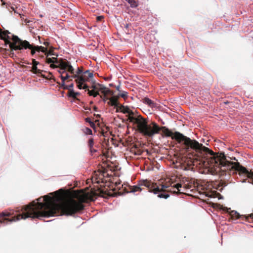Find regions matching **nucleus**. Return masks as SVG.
<instances>
[{
	"instance_id": "1",
	"label": "nucleus",
	"mask_w": 253,
	"mask_h": 253,
	"mask_svg": "<svg viewBox=\"0 0 253 253\" xmlns=\"http://www.w3.org/2000/svg\"><path fill=\"white\" fill-rule=\"evenodd\" d=\"M78 201L70 198L60 203H56L53 197L45 195L37 199V202H32L24 207H17V220L28 217L40 218L55 215H73L80 212L84 209L82 202H86L90 199L89 194L78 195Z\"/></svg>"
},
{
	"instance_id": "2",
	"label": "nucleus",
	"mask_w": 253,
	"mask_h": 253,
	"mask_svg": "<svg viewBox=\"0 0 253 253\" xmlns=\"http://www.w3.org/2000/svg\"><path fill=\"white\" fill-rule=\"evenodd\" d=\"M179 143L183 142V145L187 151L193 150L198 157H203L205 155H210L211 157L209 163L210 167L218 171L221 175H233L238 172L240 175L245 176L249 178L248 182L253 184V171H249L245 167L242 166L238 162H233L228 160L224 154L216 155L208 148L199 143L195 139L184 136L180 132H176L174 136Z\"/></svg>"
},
{
	"instance_id": "3",
	"label": "nucleus",
	"mask_w": 253,
	"mask_h": 253,
	"mask_svg": "<svg viewBox=\"0 0 253 253\" xmlns=\"http://www.w3.org/2000/svg\"><path fill=\"white\" fill-rule=\"evenodd\" d=\"M172 183H168V182L165 184H159L153 183L151 181L147 180H141L137 185L134 186H128V189L125 186L124 190L126 192H134L141 191L142 189V187L145 186L147 188L149 191L153 192L155 194H158V197L160 198H168L169 195L167 193L168 192H171L176 194H185L186 192L190 190L193 191L195 190L198 186V183L194 180H186L183 182V190L179 188L182 187L181 183H177L173 186H171Z\"/></svg>"
},
{
	"instance_id": "4",
	"label": "nucleus",
	"mask_w": 253,
	"mask_h": 253,
	"mask_svg": "<svg viewBox=\"0 0 253 253\" xmlns=\"http://www.w3.org/2000/svg\"><path fill=\"white\" fill-rule=\"evenodd\" d=\"M93 77L92 72H90L89 70L84 71L82 75L79 77L75 81L79 89H85V91L87 93L93 97H96L99 95V91L102 94L100 96L104 102L107 103L110 106H114L116 108V111H119V103L117 98L113 95V92L108 88L106 87L103 84H95L91 86L92 90L88 88V86L85 84L86 82L89 81L90 79H92Z\"/></svg>"
},
{
	"instance_id": "5",
	"label": "nucleus",
	"mask_w": 253,
	"mask_h": 253,
	"mask_svg": "<svg viewBox=\"0 0 253 253\" xmlns=\"http://www.w3.org/2000/svg\"><path fill=\"white\" fill-rule=\"evenodd\" d=\"M124 113H127L126 121L132 123L137 125L138 131L146 137H152L155 134L159 133L162 130L163 133L166 136L171 137L172 139H175L174 136L177 131L174 133L169 129L166 126L160 127L156 123L152 122L148 124L146 121L140 115H136L133 112H123Z\"/></svg>"
},
{
	"instance_id": "6",
	"label": "nucleus",
	"mask_w": 253,
	"mask_h": 253,
	"mask_svg": "<svg viewBox=\"0 0 253 253\" xmlns=\"http://www.w3.org/2000/svg\"><path fill=\"white\" fill-rule=\"evenodd\" d=\"M104 175L101 172L97 173V181H98V184L100 183H104ZM110 183L109 182H106L105 185H100L94 186V187L91 189L90 192H78L76 194L75 197L77 199L78 195H82L83 194H89L90 196V199H88L86 202H82V204L83 203H86L89 201H93L94 198L96 196L104 197L105 195L107 196H114L115 192H113L116 189H120L119 185L121 184L120 182H116L115 187L113 189L110 188Z\"/></svg>"
},
{
	"instance_id": "7",
	"label": "nucleus",
	"mask_w": 253,
	"mask_h": 253,
	"mask_svg": "<svg viewBox=\"0 0 253 253\" xmlns=\"http://www.w3.org/2000/svg\"><path fill=\"white\" fill-rule=\"evenodd\" d=\"M8 31H2L0 29V38L3 40L5 42V46L8 47V50H9V55L14 59L16 56L14 54V51L16 50V36L11 35Z\"/></svg>"
},
{
	"instance_id": "8",
	"label": "nucleus",
	"mask_w": 253,
	"mask_h": 253,
	"mask_svg": "<svg viewBox=\"0 0 253 253\" xmlns=\"http://www.w3.org/2000/svg\"><path fill=\"white\" fill-rule=\"evenodd\" d=\"M57 68H59L58 72L60 75L70 73L74 74V68L71 65L70 62L64 59H60V62L57 65Z\"/></svg>"
},
{
	"instance_id": "9",
	"label": "nucleus",
	"mask_w": 253,
	"mask_h": 253,
	"mask_svg": "<svg viewBox=\"0 0 253 253\" xmlns=\"http://www.w3.org/2000/svg\"><path fill=\"white\" fill-rule=\"evenodd\" d=\"M16 215L13 211H5L0 213V223L3 224L10 223L15 220Z\"/></svg>"
},
{
	"instance_id": "10",
	"label": "nucleus",
	"mask_w": 253,
	"mask_h": 253,
	"mask_svg": "<svg viewBox=\"0 0 253 253\" xmlns=\"http://www.w3.org/2000/svg\"><path fill=\"white\" fill-rule=\"evenodd\" d=\"M20 8H18V6L17 5V19H18L19 22L23 25H27L30 27L32 25L33 22L27 18V15L24 13H20Z\"/></svg>"
},
{
	"instance_id": "11",
	"label": "nucleus",
	"mask_w": 253,
	"mask_h": 253,
	"mask_svg": "<svg viewBox=\"0 0 253 253\" xmlns=\"http://www.w3.org/2000/svg\"><path fill=\"white\" fill-rule=\"evenodd\" d=\"M143 102L152 109H158L159 111H167V109L159 102H155L147 97L143 99ZM165 107V106H164Z\"/></svg>"
},
{
	"instance_id": "12",
	"label": "nucleus",
	"mask_w": 253,
	"mask_h": 253,
	"mask_svg": "<svg viewBox=\"0 0 253 253\" xmlns=\"http://www.w3.org/2000/svg\"><path fill=\"white\" fill-rule=\"evenodd\" d=\"M31 47L32 44H30L28 41L22 40L17 36V51L26 50Z\"/></svg>"
},
{
	"instance_id": "13",
	"label": "nucleus",
	"mask_w": 253,
	"mask_h": 253,
	"mask_svg": "<svg viewBox=\"0 0 253 253\" xmlns=\"http://www.w3.org/2000/svg\"><path fill=\"white\" fill-rule=\"evenodd\" d=\"M229 214L231 218L233 219H238L240 218H242L243 219L245 218L247 221L253 222V218H252L251 217H249L251 214H249L247 216L241 215L238 212L235 211H230L229 212Z\"/></svg>"
},
{
	"instance_id": "14",
	"label": "nucleus",
	"mask_w": 253,
	"mask_h": 253,
	"mask_svg": "<svg viewBox=\"0 0 253 253\" xmlns=\"http://www.w3.org/2000/svg\"><path fill=\"white\" fill-rule=\"evenodd\" d=\"M28 49L31 50V54L33 56L36 52L45 53L47 51V48L42 46L35 45L32 44V47L29 48Z\"/></svg>"
},
{
	"instance_id": "15",
	"label": "nucleus",
	"mask_w": 253,
	"mask_h": 253,
	"mask_svg": "<svg viewBox=\"0 0 253 253\" xmlns=\"http://www.w3.org/2000/svg\"><path fill=\"white\" fill-rule=\"evenodd\" d=\"M60 62V59H58L56 57L46 58V62L50 64V67L53 69L57 68V65Z\"/></svg>"
},
{
	"instance_id": "16",
	"label": "nucleus",
	"mask_w": 253,
	"mask_h": 253,
	"mask_svg": "<svg viewBox=\"0 0 253 253\" xmlns=\"http://www.w3.org/2000/svg\"><path fill=\"white\" fill-rule=\"evenodd\" d=\"M84 72L83 71L82 69L78 68L77 71L76 72V74L75 72L74 74H72V78L75 79V81L77 80V79Z\"/></svg>"
},
{
	"instance_id": "17",
	"label": "nucleus",
	"mask_w": 253,
	"mask_h": 253,
	"mask_svg": "<svg viewBox=\"0 0 253 253\" xmlns=\"http://www.w3.org/2000/svg\"><path fill=\"white\" fill-rule=\"evenodd\" d=\"M60 77L62 80L63 84L64 83L65 81L66 80L71 79V80H72V79H73L72 78V75L71 76L69 75L68 73L65 74V76L64 75H60Z\"/></svg>"
},
{
	"instance_id": "18",
	"label": "nucleus",
	"mask_w": 253,
	"mask_h": 253,
	"mask_svg": "<svg viewBox=\"0 0 253 253\" xmlns=\"http://www.w3.org/2000/svg\"><path fill=\"white\" fill-rule=\"evenodd\" d=\"M118 96L126 99L128 97V93L125 91H121L118 94Z\"/></svg>"
},
{
	"instance_id": "19",
	"label": "nucleus",
	"mask_w": 253,
	"mask_h": 253,
	"mask_svg": "<svg viewBox=\"0 0 253 253\" xmlns=\"http://www.w3.org/2000/svg\"><path fill=\"white\" fill-rule=\"evenodd\" d=\"M128 3L130 4L131 7L135 8L137 7V4L135 0H126Z\"/></svg>"
},
{
	"instance_id": "20",
	"label": "nucleus",
	"mask_w": 253,
	"mask_h": 253,
	"mask_svg": "<svg viewBox=\"0 0 253 253\" xmlns=\"http://www.w3.org/2000/svg\"><path fill=\"white\" fill-rule=\"evenodd\" d=\"M82 130L86 135L92 134V130L88 127H85L82 129Z\"/></svg>"
},
{
	"instance_id": "21",
	"label": "nucleus",
	"mask_w": 253,
	"mask_h": 253,
	"mask_svg": "<svg viewBox=\"0 0 253 253\" xmlns=\"http://www.w3.org/2000/svg\"><path fill=\"white\" fill-rule=\"evenodd\" d=\"M85 121L86 122H88L89 125H90V126L93 128H95V124H94V123L91 121V119L90 118H85Z\"/></svg>"
},
{
	"instance_id": "22",
	"label": "nucleus",
	"mask_w": 253,
	"mask_h": 253,
	"mask_svg": "<svg viewBox=\"0 0 253 253\" xmlns=\"http://www.w3.org/2000/svg\"><path fill=\"white\" fill-rule=\"evenodd\" d=\"M32 71L35 74H39L41 73V70L38 69L36 66H32Z\"/></svg>"
},
{
	"instance_id": "23",
	"label": "nucleus",
	"mask_w": 253,
	"mask_h": 253,
	"mask_svg": "<svg viewBox=\"0 0 253 253\" xmlns=\"http://www.w3.org/2000/svg\"><path fill=\"white\" fill-rule=\"evenodd\" d=\"M92 182L94 183L98 184V181H97V173H94L92 177Z\"/></svg>"
},
{
	"instance_id": "24",
	"label": "nucleus",
	"mask_w": 253,
	"mask_h": 253,
	"mask_svg": "<svg viewBox=\"0 0 253 253\" xmlns=\"http://www.w3.org/2000/svg\"><path fill=\"white\" fill-rule=\"evenodd\" d=\"M70 96L73 97H76L79 94V92H75L74 90H70Z\"/></svg>"
},
{
	"instance_id": "25",
	"label": "nucleus",
	"mask_w": 253,
	"mask_h": 253,
	"mask_svg": "<svg viewBox=\"0 0 253 253\" xmlns=\"http://www.w3.org/2000/svg\"><path fill=\"white\" fill-rule=\"evenodd\" d=\"M94 145V140L93 138H91L88 140V146L89 148L93 147Z\"/></svg>"
},
{
	"instance_id": "26",
	"label": "nucleus",
	"mask_w": 253,
	"mask_h": 253,
	"mask_svg": "<svg viewBox=\"0 0 253 253\" xmlns=\"http://www.w3.org/2000/svg\"><path fill=\"white\" fill-rule=\"evenodd\" d=\"M6 8L8 9V10L10 12H11L12 11H13L14 12V13L16 12L15 8L13 6H10V5H6Z\"/></svg>"
},
{
	"instance_id": "27",
	"label": "nucleus",
	"mask_w": 253,
	"mask_h": 253,
	"mask_svg": "<svg viewBox=\"0 0 253 253\" xmlns=\"http://www.w3.org/2000/svg\"><path fill=\"white\" fill-rule=\"evenodd\" d=\"M74 84L73 83H71L70 84L68 85L67 88H68L70 91L73 90Z\"/></svg>"
},
{
	"instance_id": "28",
	"label": "nucleus",
	"mask_w": 253,
	"mask_h": 253,
	"mask_svg": "<svg viewBox=\"0 0 253 253\" xmlns=\"http://www.w3.org/2000/svg\"><path fill=\"white\" fill-rule=\"evenodd\" d=\"M40 63L38 61H37L35 59H32V64L33 66H37L38 65H39Z\"/></svg>"
},
{
	"instance_id": "29",
	"label": "nucleus",
	"mask_w": 253,
	"mask_h": 253,
	"mask_svg": "<svg viewBox=\"0 0 253 253\" xmlns=\"http://www.w3.org/2000/svg\"><path fill=\"white\" fill-rule=\"evenodd\" d=\"M89 151H90V152L91 153V154H94V153H95L97 151V150L96 149H95L94 148H93V147L89 148Z\"/></svg>"
},
{
	"instance_id": "30",
	"label": "nucleus",
	"mask_w": 253,
	"mask_h": 253,
	"mask_svg": "<svg viewBox=\"0 0 253 253\" xmlns=\"http://www.w3.org/2000/svg\"><path fill=\"white\" fill-rule=\"evenodd\" d=\"M40 43H41V44H42H42H44V45H48V44H49L48 42H45V41H44V42H42L41 41V40H40Z\"/></svg>"
},
{
	"instance_id": "31",
	"label": "nucleus",
	"mask_w": 253,
	"mask_h": 253,
	"mask_svg": "<svg viewBox=\"0 0 253 253\" xmlns=\"http://www.w3.org/2000/svg\"><path fill=\"white\" fill-rule=\"evenodd\" d=\"M97 21H100L103 18V16H98L97 17Z\"/></svg>"
},
{
	"instance_id": "32",
	"label": "nucleus",
	"mask_w": 253,
	"mask_h": 253,
	"mask_svg": "<svg viewBox=\"0 0 253 253\" xmlns=\"http://www.w3.org/2000/svg\"><path fill=\"white\" fill-rule=\"evenodd\" d=\"M116 89H117V90L119 92H121V90L120 89V85H119L117 86L116 87Z\"/></svg>"
},
{
	"instance_id": "33",
	"label": "nucleus",
	"mask_w": 253,
	"mask_h": 253,
	"mask_svg": "<svg viewBox=\"0 0 253 253\" xmlns=\"http://www.w3.org/2000/svg\"><path fill=\"white\" fill-rule=\"evenodd\" d=\"M182 184V187L181 188H179V189H181V191H183V183H181Z\"/></svg>"
},
{
	"instance_id": "34",
	"label": "nucleus",
	"mask_w": 253,
	"mask_h": 253,
	"mask_svg": "<svg viewBox=\"0 0 253 253\" xmlns=\"http://www.w3.org/2000/svg\"><path fill=\"white\" fill-rule=\"evenodd\" d=\"M129 26V25L128 24H126V25H125V28H127Z\"/></svg>"
},
{
	"instance_id": "35",
	"label": "nucleus",
	"mask_w": 253,
	"mask_h": 253,
	"mask_svg": "<svg viewBox=\"0 0 253 253\" xmlns=\"http://www.w3.org/2000/svg\"><path fill=\"white\" fill-rule=\"evenodd\" d=\"M249 217H251L252 218H253V213H251V214Z\"/></svg>"
},
{
	"instance_id": "36",
	"label": "nucleus",
	"mask_w": 253,
	"mask_h": 253,
	"mask_svg": "<svg viewBox=\"0 0 253 253\" xmlns=\"http://www.w3.org/2000/svg\"><path fill=\"white\" fill-rule=\"evenodd\" d=\"M109 85L110 86H113V84H109Z\"/></svg>"
},
{
	"instance_id": "37",
	"label": "nucleus",
	"mask_w": 253,
	"mask_h": 253,
	"mask_svg": "<svg viewBox=\"0 0 253 253\" xmlns=\"http://www.w3.org/2000/svg\"><path fill=\"white\" fill-rule=\"evenodd\" d=\"M106 80H110V78H106L105 79Z\"/></svg>"
},
{
	"instance_id": "38",
	"label": "nucleus",
	"mask_w": 253,
	"mask_h": 253,
	"mask_svg": "<svg viewBox=\"0 0 253 253\" xmlns=\"http://www.w3.org/2000/svg\"><path fill=\"white\" fill-rule=\"evenodd\" d=\"M123 111H125V110H124ZM126 111H131V110L129 109H128V110H126Z\"/></svg>"
},
{
	"instance_id": "39",
	"label": "nucleus",
	"mask_w": 253,
	"mask_h": 253,
	"mask_svg": "<svg viewBox=\"0 0 253 253\" xmlns=\"http://www.w3.org/2000/svg\"><path fill=\"white\" fill-rule=\"evenodd\" d=\"M100 117V116L99 115H97V117Z\"/></svg>"
},
{
	"instance_id": "40",
	"label": "nucleus",
	"mask_w": 253,
	"mask_h": 253,
	"mask_svg": "<svg viewBox=\"0 0 253 253\" xmlns=\"http://www.w3.org/2000/svg\"><path fill=\"white\" fill-rule=\"evenodd\" d=\"M97 121H97V120H96L95 121V122H97Z\"/></svg>"
}]
</instances>
